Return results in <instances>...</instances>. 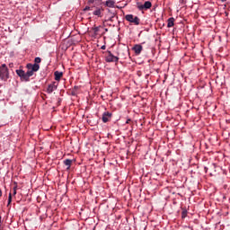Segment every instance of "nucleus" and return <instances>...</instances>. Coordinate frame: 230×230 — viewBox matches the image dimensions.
Here are the masks:
<instances>
[{
	"mask_svg": "<svg viewBox=\"0 0 230 230\" xmlns=\"http://www.w3.org/2000/svg\"><path fill=\"white\" fill-rule=\"evenodd\" d=\"M26 67L28 68L27 72L22 69L16 70V75L20 77L21 82H30V77L33 76V73L39 71V66L37 65L31 66V64H27Z\"/></svg>",
	"mask_w": 230,
	"mask_h": 230,
	"instance_id": "f257e3e1",
	"label": "nucleus"
},
{
	"mask_svg": "<svg viewBox=\"0 0 230 230\" xmlns=\"http://www.w3.org/2000/svg\"><path fill=\"white\" fill-rule=\"evenodd\" d=\"M8 78H10V71L8 69V66H6V64H3L0 66V79L3 82H7Z\"/></svg>",
	"mask_w": 230,
	"mask_h": 230,
	"instance_id": "f03ea898",
	"label": "nucleus"
},
{
	"mask_svg": "<svg viewBox=\"0 0 230 230\" xmlns=\"http://www.w3.org/2000/svg\"><path fill=\"white\" fill-rule=\"evenodd\" d=\"M126 21H128V22H132L133 24H135L136 26H139V23L141 22V20L139 19V17L135 16L133 14H127L125 16Z\"/></svg>",
	"mask_w": 230,
	"mask_h": 230,
	"instance_id": "7ed1b4c3",
	"label": "nucleus"
},
{
	"mask_svg": "<svg viewBox=\"0 0 230 230\" xmlns=\"http://www.w3.org/2000/svg\"><path fill=\"white\" fill-rule=\"evenodd\" d=\"M108 55L105 57V62L111 64V62H119V58L118 56L112 55V52L110 50L107 51Z\"/></svg>",
	"mask_w": 230,
	"mask_h": 230,
	"instance_id": "20e7f679",
	"label": "nucleus"
},
{
	"mask_svg": "<svg viewBox=\"0 0 230 230\" xmlns=\"http://www.w3.org/2000/svg\"><path fill=\"white\" fill-rule=\"evenodd\" d=\"M57 89H58V82H52L48 85L47 93L48 94H51L54 91H57Z\"/></svg>",
	"mask_w": 230,
	"mask_h": 230,
	"instance_id": "39448f33",
	"label": "nucleus"
},
{
	"mask_svg": "<svg viewBox=\"0 0 230 230\" xmlns=\"http://www.w3.org/2000/svg\"><path fill=\"white\" fill-rule=\"evenodd\" d=\"M111 118H112V112H111V111H104L102 113V121L104 123H108V121H111Z\"/></svg>",
	"mask_w": 230,
	"mask_h": 230,
	"instance_id": "423d86ee",
	"label": "nucleus"
},
{
	"mask_svg": "<svg viewBox=\"0 0 230 230\" xmlns=\"http://www.w3.org/2000/svg\"><path fill=\"white\" fill-rule=\"evenodd\" d=\"M133 51L135 52L136 55H141V51H143V45L141 44H136L132 48Z\"/></svg>",
	"mask_w": 230,
	"mask_h": 230,
	"instance_id": "0eeeda50",
	"label": "nucleus"
},
{
	"mask_svg": "<svg viewBox=\"0 0 230 230\" xmlns=\"http://www.w3.org/2000/svg\"><path fill=\"white\" fill-rule=\"evenodd\" d=\"M54 76H55L56 82H60V79L62 78V76H64V73L60 71H55Z\"/></svg>",
	"mask_w": 230,
	"mask_h": 230,
	"instance_id": "6e6552de",
	"label": "nucleus"
},
{
	"mask_svg": "<svg viewBox=\"0 0 230 230\" xmlns=\"http://www.w3.org/2000/svg\"><path fill=\"white\" fill-rule=\"evenodd\" d=\"M40 62H42V59L40 57H38L34 58V64H31V63H28V64H31L32 66H38V71H39L40 69V65H39L40 64Z\"/></svg>",
	"mask_w": 230,
	"mask_h": 230,
	"instance_id": "1a4fd4ad",
	"label": "nucleus"
},
{
	"mask_svg": "<svg viewBox=\"0 0 230 230\" xmlns=\"http://www.w3.org/2000/svg\"><path fill=\"white\" fill-rule=\"evenodd\" d=\"M63 164H65V166H66V170H71V164H73V160L66 159L63 161Z\"/></svg>",
	"mask_w": 230,
	"mask_h": 230,
	"instance_id": "9d476101",
	"label": "nucleus"
},
{
	"mask_svg": "<svg viewBox=\"0 0 230 230\" xmlns=\"http://www.w3.org/2000/svg\"><path fill=\"white\" fill-rule=\"evenodd\" d=\"M174 24H175L174 17H171L167 20V28H172V26H174Z\"/></svg>",
	"mask_w": 230,
	"mask_h": 230,
	"instance_id": "9b49d317",
	"label": "nucleus"
},
{
	"mask_svg": "<svg viewBox=\"0 0 230 230\" xmlns=\"http://www.w3.org/2000/svg\"><path fill=\"white\" fill-rule=\"evenodd\" d=\"M137 10H139V12H143L145 10H148L145 5L144 4H141L139 2L137 3Z\"/></svg>",
	"mask_w": 230,
	"mask_h": 230,
	"instance_id": "f8f14e48",
	"label": "nucleus"
},
{
	"mask_svg": "<svg viewBox=\"0 0 230 230\" xmlns=\"http://www.w3.org/2000/svg\"><path fill=\"white\" fill-rule=\"evenodd\" d=\"M114 4H116V2H114V0H107L105 4L108 8H114Z\"/></svg>",
	"mask_w": 230,
	"mask_h": 230,
	"instance_id": "ddd939ff",
	"label": "nucleus"
},
{
	"mask_svg": "<svg viewBox=\"0 0 230 230\" xmlns=\"http://www.w3.org/2000/svg\"><path fill=\"white\" fill-rule=\"evenodd\" d=\"M93 14L96 15L97 17H102V9L97 8L95 11H93Z\"/></svg>",
	"mask_w": 230,
	"mask_h": 230,
	"instance_id": "4468645a",
	"label": "nucleus"
},
{
	"mask_svg": "<svg viewBox=\"0 0 230 230\" xmlns=\"http://www.w3.org/2000/svg\"><path fill=\"white\" fill-rule=\"evenodd\" d=\"M144 5H145V7H146L147 10H150V9L152 8V2H150V1H146V2L144 3Z\"/></svg>",
	"mask_w": 230,
	"mask_h": 230,
	"instance_id": "2eb2a0df",
	"label": "nucleus"
},
{
	"mask_svg": "<svg viewBox=\"0 0 230 230\" xmlns=\"http://www.w3.org/2000/svg\"><path fill=\"white\" fill-rule=\"evenodd\" d=\"M186 217H188V210L183 208L181 211V218H186Z\"/></svg>",
	"mask_w": 230,
	"mask_h": 230,
	"instance_id": "dca6fc26",
	"label": "nucleus"
},
{
	"mask_svg": "<svg viewBox=\"0 0 230 230\" xmlns=\"http://www.w3.org/2000/svg\"><path fill=\"white\" fill-rule=\"evenodd\" d=\"M10 204H12V193H9L7 206H10Z\"/></svg>",
	"mask_w": 230,
	"mask_h": 230,
	"instance_id": "f3484780",
	"label": "nucleus"
},
{
	"mask_svg": "<svg viewBox=\"0 0 230 230\" xmlns=\"http://www.w3.org/2000/svg\"><path fill=\"white\" fill-rule=\"evenodd\" d=\"M94 35H98V31H100V27L93 28Z\"/></svg>",
	"mask_w": 230,
	"mask_h": 230,
	"instance_id": "a211bd4d",
	"label": "nucleus"
},
{
	"mask_svg": "<svg viewBox=\"0 0 230 230\" xmlns=\"http://www.w3.org/2000/svg\"><path fill=\"white\" fill-rule=\"evenodd\" d=\"M88 10H91V7L89 5H86L84 9V12H87Z\"/></svg>",
	"mask_w": 230,
	"mask_h": 230,
	"instance_id": "6ab92c4d",
	"label": "nucleus"
},
{
	"mask_svg": "<svg viewBox=\"0 0 230 230\" xmlns=\"http://www.w3.org/2000/svg\"><path fill=\"white\" fill-rule=\"evenodd\" d=\"M13 195H17V187L13 188Z\"/></svg>",
	"mask_w": 230,
	"mask_h": 230,
	"instance_id": "aec40b11",
	"label": "nucleus"
},
{
	"mask_svg": "<svg viewBox=\"0 0 230 230\" xmlns=\"http://www.w3.org/2000/svg\"><path fill=\"white\" fill-rule=\"evenodd\" d=\"M130 121H132V119H128L126 120V123L128 124V123H130Z\"/></svg>",
	"mask_w": 230,
	"mask_h": 230,
	"instance_id": "412c9836",
	"label": "nucleus"
},
{
	"mask_svg": "<svg viewBox=\"0 0 230 230\" xmlns=\"http://www.w3.org/2000/svg\"><path fill=\"white\" fill-rule=\"evenodd\" d=\"M106 46L105 45H102V47H101V49H106Z\"/></svg>",
	"mask_w": 230,
	"mask_h": 230,
	"instance_id": "4be33fe9",
	"label": "nucleus"
},
{
	"mask_svg": "<svg viewBox=\"0 0 230 230\" xmlns=\"http://www.w3.org/2000/svg\"><path fill=\"white\" fill-rule=\"evenodd\" d=\"M113 19H114V15H112L108 21L112 22Z\"/></svg>",
	"mask_w": 230,
	"mask_h": 230,
	"instance_id": "5701e85b",
	"label": "nucleus"
},
{
	"mask_svg": "<svg viewBox=\"0 0 230 230\" xmlns=\"http://www.w3.org/2000/svg\"><path fill=\"white\" fill-rule=\"evenodd\" d=\"M181 4H184V0H180Z\"/></svg>",
	"mask_w": 230,
	"mask_h": 230,
	"instance_id": "b1692460",
	"label": "nucleus"
},
{
	"mask_svg": "<svg viewBox=\"0 0 230 230\" xmlns=\"http://www.w3.org/2000/svg\"><path fill=\"white\" fill-rule=\"evenodd\" d=\"M76 94V93H75V91H72V96H75Z\"/></svg>",
	"mask_w": 230,
	"mask_h": 230,
	"instance_id": "393cba45",
	"label": "nucleus"
},
{
	"mask_svg": "<svg viewBox=\"0 0 230 230\" xmlns=\"http://www.w3.org/2000/svg\"><path fill=\"white\" fill-rule=\"evenodd\" d=\"M0 197H3V190L0 189Z\"/></svg>",
	"mask_w": 230,
	"mask_h": 230,
	"instance_id": "a878e982",
	"label": "nucleus"
},
{
	"mask_svg": "<svg viewBox=\"0 0 230 230\" xmlns=\"http://www.w3.org/2000/svg\"><path fill=\"white\" fill-rule=\"evenodd\" d=\"M222 1V3H226V1H227V0H221Z\"/></svg>",
	"mask_w": 230,
	"mask_h": 230,
	"instance_id": "bb28decb",
	"label": "nucleus"
},
{
	"mask_svg": "<svg viewBox=\"0 0 230 230\" xmlns=\"http://www.w3.org/2000/svg\"><path fill=\"white\" fill-rule=\"evenodd\" d=\"M205 172H208V167H205Z\"/></svg>",
	"mask_w": 230,
	"mask_h": 230,
	"instance_id": "cd10ccee",
	"label": "nucleus"
},
{
	"mask_svg": "<svg viewBox=\"0 0 230 230\" xmlns=\"http://www.w3.org/2000/svg\"><path fill=\"white\" fill-rule=\"evenodd\" d=\"M74 89H78V86H75Z\"/></svg>",
	"mask_w": 230,
	"mask_h": 230,
	"instance_id": "c85d7f7f",
	"label": "nucleus"
},
{
	"mask_svg": "<svg viewBox=\"0 0 230 230\" xmlns=\"http://www.w3.org/2000/svg\"><path fill=\"white\" fill-rule=\"evenodd\" d=\"M105 31H109V29H105Z\"/></svg>",
	"mask_w": 230,
	"mask_h": 230,
	"instance_id": "c756f323",
	"label": "nucleus"
}]
</instances>
